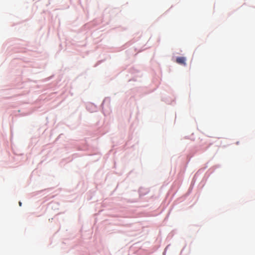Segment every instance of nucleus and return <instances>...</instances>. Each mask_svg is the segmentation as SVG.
<instances>
[{
	"instance_id": "nucleus-1",
	"label": "nucleus",
	"mask_w": 255,
	"mask_h": 255,
	"mask_svg": "<svg viewBox=\"0 0 255 255\" xmlns=\"http://www.w3.org/2000/svg\"><path fill=\"white\" fill-rule=\"evenodd\" d=\"M186 59L184 57H178L176 59V62L179 64L185 66Z\"/></svg>"
},
{
	"instance_id": "nucleus-2",
	"label": "nucleus",
	"mask_w": 255,
	"mask_h": 255,
	"mask_svg": "<svg viewBox=\"0 0 255 255\" xmlns=\"http://www.w3.org/2000/svg\"><path fill=\"white\" fill-rule=\"evenodd\" d=\"M19 206H21V202H19Z\"/></svg>"
}]
</instances>
